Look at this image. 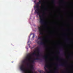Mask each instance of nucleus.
I'll return each mask as SVG.
<instances>
[{
    "label": "nucleus",
    "mask_w": 73,
    "mask_h": 73,
    "mask_svg": "<svg viewBox=\"0 0 73 73\" xmlns=\"http://www.w3.org/2000/svg\"><path fill=\"white\" fill-rule=\"evenodd\" d=\"M42 3L41 0H40L38 2L36 3V5L35 6V8H36V10H35V12H36L37 14L38 15L40 18V23L41 24H46L43 18V15H40V13L39 12V8L40 7L39 4H41Z\"/></svg>",
    "instance_id": "nucleus-1"
},
{
    "label": "nucleus",
    "mask_w": 73,
    "mask_h": 73,
    "mask_svg": "<svg viewBox=\"0 0 73 73\" xmlns=\"http://www.w3.org/2000/svg\"><path fill=\"white\" fill-rule=\"evenodd\" d=\"M38 39H40L41 40V41H42L40 42V44L41 45H44L45 48H47V46L46 45L45 43L44 42H43V40L44 39V36H40L38 37Z\"/></svg>",
    "instance_id": "nucleus-2"
},
{
    "label": "nucleus",
    "mask_w": 73,
    "mask_h": 73,
    "mask_svg": "<svg viewBox=\"0 0 73 73\" xmlns=\"http://www.w3.org/2000/svg\"><path fill=\"white\" fill-rule=\"evenodd\" d=\"M36 54V51H34V52L33 53L32 55L30 54L29 55H27V56L29 57V58H26L25 59V61H31L32 57L31 56L32 55H35Z\"/></svg>",
    "instance_id": "nucleus-3"
},
{
    "label": "nucleus",
    "mask_w": 73,
    "mask_h": 73,
    "mask_svg": "<svg viewBox=\"0 0 73 73\" xmlns=\"http://www.w3.org/2000/svg\"><path fill=\"white\" fill-rule=\"evenodd\" d=\"M39 29V32H40V35H43L44 33L42 32V28L41 27H40L38 28Z\"/></svg>",
    "instance_id": "nucleus-4"
},
{
    "label": "nucleus",
    "mask_w": 73,
    "mask_h": 73,
    "mask_svg": "<svg viewBox=\"0 0 73 73\" xmlns=\"http://www.w3.org/2000/svg\"><path fill=\"white\" fill-rule=\"evenodd\" d=\"M37 54L36 55V56H37V58H38V56H40V55L39 54L40 50L39 48H38L37 49Z\"/></svg>",
    "instance_id": "nucleus-5"
},
{
    "label": "nucleus",
    "mask_w": 73,
    "mask_h": 73,
    "mask_svg": "<svg viewBox=\"0 0 73 73\" xmlns=\"http://www.w3.org/2000/svg\"><path fill=\"white\" fill-rule=\"evenodd\" d=\"M42 60V59L41 58H35L34 59H33V60H32L31 61V62L32 63H33L34 62L35 60Z\"/></svg>",
    "instance_id": "nucleus-6"
},
{
    "label": "nucleus",
    "mask_w": 73,
    "mask_h": 73,
    "mask_svg": "<svg viewBox=\"0 0 73 73\" xmlns=\"http://www.w3.org/2000/svg\"><path fill=\"white\" fill-rule=\"evenodd\" d=\"M43 58L44 59L45 61L47 63L48 62V61H47V56H43Z\"/></svg>",
    "instance_id": "nucleus-7"
},
{
    "label": "nucleus",
    "mask_w": 73,
    "mask_h": 73,
    "mask_svg": "<svg viewBox=\"0 0 73 73\" xmlns=\"http://www.w3.org/2000/svg\"><path fill=\"white\" fill-rule=\"evenodd\" d=\"M56 70L55 72V73H57V69H58V68H59L58 65V64H56Z\"/></svg>",
    "instance_id": "nucleus-8"
},
{
    "label": "nucleus",
    "mask_w": 73,
    "mask_h": 73,
    "mask_svg": "<svg viewBox=\"0 0 73 73\" xmlns=\"http://www.w3.org/2000/svg\"><path fill=\"white\" fill-rule=\"evenodd\" d=\"M59 65L61 66H63V67H64L65 66V64L64 63H62L60 64H59Z\"/></svg>",
    "instance_id": "nucleus-9"
},
{
    "label": "nucleus",
    "mask_w": 73,
    "mask_h": 73,
    "mask_svg": "<svg viewBox=\"0 0 73 73\" xmlns=\"http://www.w3.org/2000/svg\"><path fill=\"white\" fill-rule=\"evenodd\" d=\"M48 67V64H46L44 67L45 69H46V67Z\"/></svg>",
    "instance_id": "nucleus-10"
},
{
    "label": "nucleus",
    "mask_w": 73,
    "mask_h": 73,
    "mask_svg": "<svg viewBox=\"0 0 73 73\" xmlns=\"http://www.w3.org/2000/svg\"><path fill=\"white\" fill-rule=\"evenodd\" d=\"M33 37H32V38L33 39H34V37L35 36V35L34 33H33Z\"/></svg>",
    "instance_id": "nucleus-11"
},
{
    "label": "nucleus",
    "mask_w": 73,
    "mask_h": 73,
    "mask_svg": "<svg viewBox=\"0 0 73 73\" xmlns=\"http://www.w3.org/2000/svg\"><path fill=\"white\" fill-rule=\"evenodd\" d=\"M31 68H32V69H33L34 68H33V65H31Z\"/></svg>",
    "instance_id": "nucleus-12"
},
{
    "label": "nucleus",
    "mask_w": 73,
    "mask_h": 73,
    "mask_svg": "<svg viewBox=\"0 0 73 73\" xmlns=\"http://www.w3.org/2000/svg\"><path fill=\"white\" fill-rule=\"evenodd\" d=\"M68 38H67L66 39V42H68Z\"/></svg>",
    "instance_id": "nucleus-13"
},
{
    "label": "nucleus",
    "mask_w": 73,
    "mask_h": 73,
    "mask_svg": "<svg viewBox=\"0 0 73 73\" xmlns=\"http://www.w3.org/2000/svg\"><path fill=\"white\" fill-rule=\"evenodd\" d=\"M41 7H44V5H41Z\"/></svg>",
    "instance_id": "nucleus-14"
},
{
    "label": "nucleus",
    "mask_w": 73,
    "mask_h": 73,
    "mask_svg": "<svg viewBox=\"0 0 73 73\" xmlns=\"http://www.w3.org/2000/svg\"><path fill=\"white\" fill-rule=\"evenodd\" d=\"M38 44H40V42L39 41H38L37 42Z\"/></svg>",
    "instance_id": "nucleus-15"
},
{
    "label": "nucleus",
    "mask_w": 73,
    "mask_h": 73,
    "mask_svg": "<svg viewBox=\"0 0 73 73\" xmlns=\"http://www.w3.org/2000/svg\"><path fill=\"white\" fill-rule=\"evenodd\" d=\"M55 1V0H53V1H52V2H54Z\"/></svg>",
    "instance_id": "nucleus-16"
},
{
    "label": "nucleus",
    "mask_w": 73,
    "mask_h": 73,
    "mask_svg": "<svg viewBox=\"0 0 73 73\" xmlns=\"http://www.w3.org/2000/svg\"><path fill=\"white\" fill-rule=\"evenodd\" d=\"M30 64H29V63H27V65H30Z\"/></svg>",
    "instance_id": "nucleus-17"
},
{
    "label": "nucleus",
    "mask_w": 73,
    "mask_h": 73,
    "mask_svg": "<svg viewBox=\"0 0 73 73\" xmlns=\"http://www.w3.org/2000/svg\"><path fill=\"white\" fill-rule=\"evenodd\" d=\"M58 53L59 54H60V52H58Z\"/></svg>",
    "instance_id": "nucleus-18"
},
{
    "label": "nucleus",
    "mask_w": 73,
    "mask_h": 73,
    "mask_svg": "<svg viewBox=\"0 0 73 73\" xmlns=\"http://www.w3.org/2000/svg\"><path fill=\"white\" fill-rule=\"evenodd\" d=\"M46 72H48V70H47L46 69Z\"/></svg>",
    "instance_id": "nucleus-19"
},
{
    "label": "nucleus",
    "mask_w": 73,
    "mask_h": 73,
    "mask_svg": "<svg viewBox=\"0 0 73 73\" xmlns=\"http://www.w3.org/2000/svg\"><path fill=\"white\" fill-rule=\"evenodd\" d=\"M64 55L65 56L66 55V54H64Z\"/></svg>",
    "instance_id": "nucleus-20"
},
{
    "label": "nucleus",
    "mask_w": 73,
    "mask_h": 73,
    "mask_svg": "<svg viewBox=\"0 0 73 73\" xmlns=\"http://www.w3.org/2000/svg\"><path fill=\"white\" fill-rule=\"evenodd\" d=\"M54 5H56V4H55V3H54Z\"/></svg>",
    "instance_id": "nucleus-21"
},
{
    "label": "nucleus",
    "mask_w": 73,
    "mask_h": 73,
    "mask_svg": "<svg viewBox=\"0 0 73 73\" xmlns=\"http://www.w3.org/2000/svg\"><path fill=\"white\" fill-rule=\"evenodd\" d=\"M29 41H28V43H29Z\"/></svg>",
    "instance_id": "nucleus-22"
},
{
    "label": "nucleus",
    "mask_w": 73,
    "mask_h": 73,
    "mask_svg": "<svg viewBox=\"0 0 73 73\" xmlns=\"http://www.w3.org/2000/svg\"><path fill=\"white\" fill-rule=\"evenodd\" d=\"M48 73H49V72H48Z\"/></svg>",
    "instance_id": "nucleus-23"
}]
</instances>
